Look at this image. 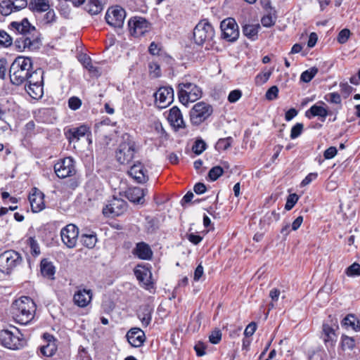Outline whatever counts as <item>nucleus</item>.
<instances>
[{"label": "nucleus", "mask_w": 360, "mask_h": 360, "mask_svg": "<svg viewBox=\"0 0 360 360\" xmlns=\"http://www.w3.org/2000/svg\"><path fill=\"white\" fill-rule=\"evenodd\" d=\"M9 26L20 34L14 42L18 51H23L25 49L33 51L39 48V32L27 18L22 19L21 22L13 21Z\"/></svg>", "instance_id": "obj_1"}, {"label": "nucleus", "mask_w": 360, "mask_h": 360, "mask_svg": "<svg viewBox=\"0 0 360 360\" xmlns=\"http://www.w3.org/2000/svg\"><path fill=\"white\" fill-rule=\"evenodd\" d=\"M36 306L29 297H21L15 300L11 306L14 320L22 325L29 323L34 318Z\"/></svg>", "instance_id": "obj_2"}, {"label": "nucleus", "mask_w": 360, "mask_h": 360, "mask_svg": "<svg viewBox=\"0 0 360 360\" xmlns=\"http://www.w3.org/2000/svg\"><path fill=\"white\" fill-rule=\"evenodd\" d=\"M33 69L30 58L18 56L12 63L10 68V79L14 85H21L27 79V77Z\"/></svg>", "instance_id": "obj_3"}, {"label": "nucleus", "mask_w": 360, "mask_h": 360, "mask_svg": "<svg viewBox=\"0 0 360 360\" xmlns=\"http://www.w3.org/2000/svg\"><path fill=\"white\" fill-rule=\"evenodd\" d=\"M338 328V319L329 315L322 325L321 339L323 340L326 348H333L337 342L338 335L336 330Z\"/></svg>", "instance_id": "obj_4"}, {"label": "nucleus", "mask_w": 360, "mask_h": 360, "mask_svg": "<svg viewBox=\"0 0 360 360\" xmlns=\"http://www.w3.org/2000/svg\"><path fill=\"white\" fill-rule=\"evenodd\" d=\"M214 34L212 25L207 20H202L195 25L193 30L195 43L200 46L208 44L212 41Z\"/></svg>", "instance_id": "obj_5"}, {"label": "nucleus", "mask_w": 360, "mask_h": 360, "mask_svg": "<svg viewBox=\"0 0 360 360\" xmlns=\"http://www.w3.org/2000/svg\"><path fill=\"white\" fill-rule=\"evenodd\" d=\"M201 89L196 84L187 82L179 84L178 96L179 101L186 105L189 102H195L201 98Z\"/></svg>", "instance_id": "obj_6"}, {"label": "nucleus", "mask_w": 360, "mask_h": 360, "mask_svg": "<svg viewBox=\"0 0 360 360\" xmlns=\"http://www.w3.org/2000/svg\"><path fill=\"white\" fill-rule=\"evenodd\" d=\"M22 262V258L19 252L13 250H6L0 255V271L10 274Z\"/></svg>", "instance_id": "obj_7"}, {"label": "nucleus", "mask_w": 360, "mask_h": 360, "mask_svg": "<svg viewBox=\"0 0 360 360\" xmlns=\"http://www.w3.org/2000/svg\"><path fill=\"white\" fill-rule=\"evenodd\" d=\"M213 112L212 106L204 101L195 103L190 110V120L192 124L198 126L205 122Z\"/></svg>", "instance_id": "obj_8"}, {"label": "nucleus", "mask_w": 360, "mask_h": 360, "mask_svg": "<svg viewBox=\"0 0 360 360\" xmlns=\"http://www.w3.org/2000/svg\"><path fill=\"white\" fill-rule=\"evenodd\" d=\"M54 171L58 177L65 179L75 174V162L71 157L59 160L54 165Z\"/></svg>", "instance_id": "obj_9"}, {"label": "nucleus", "mask_w": 360, "mask_h": 360, "mask_svg": "<svg viewBox=\"0 0 360 360\" xmlns=\"http://www.w3.org/2000/svg\"><path fill=\"white\" fill-rule=\"evenodd\" d=\"M25 343V341L22 338L15 335L9 330L0 331V344L4 347L16 350L22 348Z\"/></svg>", "instance_id": "obj_10"}, {"label": "nucleus", "mask_w": 360, "mask_h": 360, "mask_svg": "<svg viewBox=\"0 0 360 360\" xmlns=\"http://www.w3.org/2000/svg\"><path fill=\"white\" fill-rule=\"evenodd\" d=\"M126 12L124 8L115 6L108 8L105 14V20L108 25L114 27H122L124 25Z\"/></svg>", "instance_id": "obj_11"}, {"label": "nucleus", "mask_w": 360, "mask_h": 360, "mask_svg": "<svg viewBox=\"0 0 360 360\" xmlns=\"http://www.w3.org/2000/svg\"><path fill=\"white\" fill-rule=\"evenodd\" d=\"M220 27L224 39L234 41L238 38V26L233 18H229L222 20Z\"/></svg>", "instance_id": "obj_12"}, {"label": "nucleus", "mask_w": 360, "mask_h": 360, "mask_svg": "<svg viewBox=\"0 0 360 360\" xmlns=\"http://www.w3.org/2000/svg\"><path fill=\"white\" fill-rule=\"evenodd\" d=\"M155 103L159 108H165L174 100V90L170 86L160 87L154 94Z\"/></svg>", "instance_id": "obj_13"}, {"label": "nucleus", "mask_w": 360, "mask_h": 360, "mask_svg": "<svg viewBox=\"0 0 360 360\" xmlns=\"http://www.w3.org/2000/svg\"><path fill=\"white\" fill-rule=\"evenodd\" d=\"M127 209V203L121 198H113L108 205L103 209V213L107 217H115L122 214Z\"/></svg>", "instance_id": "obj_14"}, {"label": "nucleus", "mask_w": 360, "mask_h": 360, "mask_svg": "<svg viewBox=\"0 0 360 360\" xmlns=\"http://www.w3.org/2000/svg\"><path fill=\"white\" fill-rule=\"evenodd\" d=\"M129 32L134 37L143 36L150 29V23L144 18L134 17L128 21Z\"/></svg>", "instance_id": "obj_15"}, {"label": "nucleus", "mask_w": 360, "mask_h": 360, "mask_svg": "<svg viewBox=\"0 0 360 360\" xmlns=\"http://www.w3.org/2000/svg\"><path fill=\"white\" fill-rule=\"evenodd\" d=\"M79 236L78 228L70 224L60 231V237L63 243L69 248L75 247Z\"/></svg>", "instance_id": "obj_16"}, {"label": "nucleus", "mask_w": 360, "mask_h": 360, "mask_svg": "<svg viewBox=\"0 0 360 360\" xmlns=\"http://www.w3.org/2000/svg\"><path fill=\"white\" fill-rule=\"evenodd\" d=\"M134 146L131 141L121 143L116 151V158L120 164H129L134 156Z\"/></svg>", "instance_id": "obj_17"}, {"label": "nucleus", "mask_w": 360, "mask_h": 360, "mask_svg": "<svg viewBox=\"0 0 360 360\" xmlns=\"http://www.w3.org/2000/svg\"><path fill=\"white\" fill-rule=\"evenodd\" d=\"M134 274L140 283H141L146 289L153 287L152 273L148 266L139 264L134 269Z\"/></svg>", "instance_id": "obj_18"}, {"label": "nucleus", "mask_w": 360, "mask_h": 360, "mask_svg": "<svg viewBox=\"0 0 360 360\" xmlns=\"http://www.w3.org/2000/svg\"><path fill=\"white\" fill-rule=\"evenodd\" d=\"M326 103L323 101L313 105L305 112V116L308 119L319 117L321 122H324L326 117L331 114V112L326 107H324Z\"/></svg>", "instance_id": "obj_19"}, {"label": "nucleus", "mask_w": 360, "mask_h": 360, "mask_svg": "<svg viewBox=\"0 0 360 360\" xmlns=\"http://www.w3.org/2000/svg\"><path fill=\"white\" fill-rule=\"evenodd\" d=\"M44 193L36 188L32 189L29 195V201L33 212L37 213L45 208Z\"/></svg>", "instance_id": "obj_20"}, {"label": "nucleus", "mask_w": 360, "mask_h": 360, "mask_svg": "<svg viewBox=\"0 0 360 360\" xmlns=\"http://www.w3.org/2000/svg\"><path fill=\"white\" fill-rule=\"evenodd\" d=\"M91 134L89 127L85 124L72 127L65 131V135L70 143L77 142L82 137Z\"/></svg>", "instance_id": "obj_21"}, {"label": "nucleus", "mask_w": 360, "mask_h": 360, "mask_svg": "<svg viewBox=\"0 0 360 360\" xmlns=\"http://www.w3.org/2000/svg\"><path fill=\"white\" fill-rule=\"evenodd\" d=\"M44 343L39 347V354L43 356L51 357L57 350L56 340L52 335L44 333Z\"/></svg>", "instance_id": "obj_22"}, {"label": "nucleus", "mask_w": 360, "mask_h": 360, "mask_svg": "<svg viewBox=\"0 0 360 360\" xmlns=\"http://www.w3.org/2000/svg\"><path fill=\"white\" fill-rule=\"evenodd\" d=\"M129 343L134 347H139L143 345L146 340L144 332L139 328H133L127 334Z\"/></svg>", "instance_id": "obj_23"}, {"label": "nucleus", "mask_w": 360, "mask_h": 360, "mask_svg": "<svg viewBox=\"0 0 360 360\" xmlns=\"http://www.w3.org/2000/svg\"><path fill=\"white\" fill-rule=\"evenodd\" d=\"M148 193L147 189L140 187H132L126 191L127 198L133 203L143 205L145 202L144 197Z\"/></svg>", "instance_id": "obj_24"}, {"label": "nucleus", "mask_w": 360, "mask_h": 360, "mask_svg": "<svg viewBox=\"0 0 360 360\" xmlns=\"http://www.w3.org/2000/svg\"><path fill=\"white\" fill-rule=\"evenodd\" d=\"M167 120L172 127L179 129L185 127V123L180 110L174 106L169 110Z\"/></svg>", "instance_id": "obj_25"}, {"label": "nucleus", "mask_w": 360, "mask_h": 360, "mask_svg": "<svg viewBox=\"0 0 360 360\" xmlns=\"http://www.w3.org/2000/svg\"><path fill=\"white\" fill-rule=\"evenodd\" d=\"M146 172V170H145L143 165L140 162L132 165L128 171L129 176L139 184H144L148 180V176Z\"/></svg>", "instance_id": "obj_26"}, {"label": "nucleus", "mask_w": 360, "mask_h": 360, "mask_svg": "<svg viewBox=\"0 0 360 360\" xmlns=\"http://www.w3.org/2000/svg\"><path fill=\"white\" fill-rule=\"evenodd\" d=\"M92 292L91 290L79 289L75 292L73 301L79 307H86L91 301Z\"/></svg>", "instance_id": "obj_27"}, {"label": "nucleus", "mask_w": 360, "mask_h": 360, "mask_svg": "<svg viewBox=\"0 0 360 360\" xmlns=\"http://www.w3.org/2000/svg\"><path fill=\"white\" fill-rule=\"evenodd\" d=\"M153 311L154 307L150 304H143L139 307L137 316L141 321L143 327H147L150 325Z\"/></svg>", "instance_id": "obj_28"}, {"label": "nucleus", "mask_w": 360, "mask_h": 360, "mask_svg": "<svg viewBox=\"0 0 360 360\" xmlns=\"http://www.w3.org/2000/svg\"><path fill=\"white\" fill-rule=\"evenodd\" d=\"M132 253L139 259L143 260H150L153 257V251L150 247L145 242L136 243Z\"/></svg>", "instance_id": "obj_29"}, {"label": "nucleus", "mask_w": 360, "mask_h": 360, "mask_svg": "<svg viewBox=\"0 0 360 360\" xmlns=\"http://www.w3.org/2000/svg\"><path fill=\"white\" fill-rule=\"evenodd\" d=\"M36 120L44 123H51L54 117V111L52 108H41L35 112Z\"/></svg>", "instance_id": "obj_30"}, {"label": "nucleus", "mask_w": 360, "mask_h": 360, "mask_svg": "<svg viewBox=\"0 0 360 360\" xmlns=\"http://www.w3.org/2000/svg\"><path fill=\"white\" fill-rule=\"evenodd\" d=\"M40 271L44 277L49 279H54L56 273L55 266L53 263L47 259H43L40 263Z\"/></svg>", "instance_id": "obj_31"}, {"label": "nucleus", "mask_w": 360, "mask_h": 360, "mask_svg": "<svg viewBox=\"0 0 360 360\" xmlns=\"http://www.w3.org/2000/svg\"><path fill=\"white\" fill-rule=\"evenodd\" d=\"M43 84H27L25 86V90L30 97L34 99H38L41 98L44 94Z\"/></svg>", "instance_id": "obj_32"}, {"label": "nucleus", "mask_w": 360, "mask_h": 360, "mask_svg": "<svg viewBox=\"0 0 360 360\" xmlns=\"http://www.w3.org/2000/svg\"><path fill=\"white\" fill-rule=\"evenodd\" d=\"M29 8L33 11L41 13L47 11L50 5L48 0H31Z\"/></svg>", "instance_id": "obj_33"}, {"label": "nucleus", "mask_w": 360, "mask_h": 360, "mask_svg": "<svg viewBox=\"0 0 360 360\" xmlns=\"http://www.w3.org/2000/svg\"><path fill=\"white\" fill-rule=\"evenodd\" d=\"M44 72L41 69L33 70V69L31 70L28 75V78L26 80V82L28 83V84H44V77H43Z\"/></svg>", "instance_id": "obj_34"}, {"label": "nucleus", "mask_w": 360, "mask_h": 360, "mask_svg": "<svg viewBox=\"0 0 360 360\" xmlns=\"http://www.w3.org/2000/svg\"><path fill=\"white\" fill-rule=\"evenodd\" d=\"M342 326L345 327H351L355 331L360 330V321L353 314H348L342 321Z\"/></svg>", "instance_id": "obj_35"}, {"label": "nucleus", "mask_w": 360, "mask_h": 360, "mask_svg": "<svg viewBox=\"0 0 360 360\" xmlns=\"http://www.w3.org/2000/svg\"><path fill=\"white\" fill-rule=\"evenodd\" d=\"M259 25H245L243 28V32L248 38L255 40L258 34Z\"/></svg>", "instance_id": "obj_36"}, {"label": "nucleus", "mask_w": 360, "mask_h": 360, "mask_svg": "<svg viewBox=\"0 0 360 360\" xmlns=\"http://www.w3.org/2000/svg\"><path fill=\"white\" fill-rule=\"evenodd\" d=\"M82 64L84 67L87 69L89 72L92 75V76L98 77L101 75V69L92 64L89 57L85 56Z\"/></svg>", "instance_id": "obj_37"}, {"label": "nucleus", "mask_w": 360, "mask_h": 360, "mask_svg": "<svg viewBox=\"0 0 360 360\" xmlns=\"http://www.w3.org/2000/svg\"><path fill=\"white\" fill-rule=\"evenodd\" d=\"M86 10L91 15H96L101 12L103 6L98 0H89L86 6Z\"/></svg>", "instance_id": "obj_38"}, {"label": "nucleus", "mask_w": 360, "mask_h": 360, "mask_svg": "<svg viewBox=\"0 0 360 360\" xmlns=\"http://www.w3.org/2000/svg\"><path fill=\"white\" fill-rule=\"evenodd\" d=\"M27 244L30 248V254L33 257H37L40 255L41 251L39 245L34 237L28 238V239L27 240Z\"/></svg>", "instance_id": "obj_39"}, {"label": "nucleus", "mask_w": 360, "mask_h": 360, "mask_svg": "<svg viewBox=\"0 0 360 360\" xmlns=\"http://www.w3.org/2000/svg\"><path fill=\"white\" fill-rule=\"evenodd\" d=\"M341 348L342 350H352L355 346V340L353 338L342 335L341 337Z\"/></svg>", "instance_id": "obj_40"}, {"label": "nucleus", "mask_w": 360, "mask_h": 360, "mask_svg": "<svg viewBox=\"0 0 360 360\" xmlns=\"http://www.w3.org/2000/svg\"><path fill=\"white\" fill-rule=\"evenodd\" d=\"M233 139L231 136L219 139L215 145V148L218 151L227 150L232 144Z\"/></svg>", "instance_id": "obj_41"}, {"label": "nucleus", "mask_w": 360, "mask_h": 360, "mask_svg": "<svg viewBox=\"0 0 360 360\" xmlns=\"http://www.w3.org/2000/svg\"><path fill=\"white\" fill-rule=\"evenodd\" d=\"M318 68L312 67L305 71H304L300 76V79L304 82H309L318 73Z\"/></svg>", "instance_id": "obj_42"}, {"label": "nucleus", "mask_w": 360, "mask_h": 360, "mask_svg": "<svg viewBox=\"0 0 360 360\" xmlns=\"http://www.w3.org/2000/svg\"><path fill=\"white\" fill-rule=\"evenodd\" d=\"M345 274L349 277L360 276V264L354 262L345 269Z\"/></svg>", "instance_id": "obj_43"}, {"label": "nucleus", "mask_w": 360, "mask_h": 360, "mask_svg": "<svg viewBox=\"0 0 360 360\" xmlns=\"http://www.w3.org/2000/svg\"><path fill=\"white\" fill-rule=\"evenodd\" d=\"M82 243H83L84 245L89 248H94L97 241L96 236L95 235H92V234L83 235L82 237Z\"/></svg>", "instance_id": "obj_44"}, {"label": "nucleus", "mask_w": 360, "mask_h": 360, "mask_svg": "<svg viewBox=\"0 0 360 360\" xmlns=\"http://www.w3.org/2000/svg\"><path fill=\"white\" fill-rule=\"evenodd\" d=\"M224 173V170L222 167L220 166L213 167L208 173L209 179L214 181H216L219 177H220Z\"/></svg>", "instance_id": "obj_45"}, {"label": "nucleus", "mask_w": 360, "mask_h": 360, "mask_svg": "<svg viewBox=\"0 0 360 360\" xmlns=\"http://www.w3.org/2000/svg\"><path fill=\"white\" fill-rule=\"evenodd\" d=\"M13 5V4H12L11 1L10 0L2 1V3L0 4L1 13L3 15L6 16L11 14L13 11H15Z\"/></svg>", "instance_id": "obj_46"}, {"label": "nucleus", "mask_w": 360, "mask_h": 360, "mask_svg": "<svg viewBox=\"0 0 360 360\" xmlns=\"http://www.w3.org/2000/svg\"><path fill=\"white\" fill-rule=\"evenodd\" d=\"M13 43L12 37L4 30H0V44L8 47Z\"/></svg>", "instance_id": "obj_47"}, {"label": "nucleus", "mask_w": 360, "mask_h": 360, "mask_svg": "<svg viewBox=\"0 0 360 360\" xmlns=\"http://www.w3.org/2000/svg\"><path fill=\"white\" fill-rule=\"evenodd\" d=\"M271 75V72L269 71L258 74L255 79V84L257 86L264 84L269 80Z\"/></svg>", "instance_id": "obj_48"}, {"label": "nucleus", "mask_w": 360, "mask_h": 360, "mask_svg": "<svg viewBox=\"0 0 360 360\" xmlns=\"http://www.w3.org/2000/svg\"><path fill=\"white\" fill-rule=\"evenodd\" d=\"M206 146L205 142L200 139L195 141L192 150L196 155H200L206 149Z\"/></svg>", "instance_id": "obj_49"}, {"label": "nucleus", "mask_w": 360, "mask_h": 360, "mask_svg": "<svg viewBox=\"0 0 360 360\" xmlns=\"http://www.w3.org/2000/svg\"><path fill=\"white\" fill-rule=\"evenodd\" d=\"M303 124L302 123H297L295 124L290 131V138L295 139L300 136L303 131Z\"/></svg>", "instance_id": "obj_50"}, {"label": "nucleus", "mask_w": 360, "mask_h": 360, "mask_svg": "<svg viewBox=\"0 0 360 360\" xmlns=\"http://www.w3.org/2000/svg\"><path fill=\"white\" fill-rule=\"evenodd\" d=\"M150 74L154 77H158L161 75V70L159 64L157 62L152 61L149 63Z\"/></svg>", "instance_id": "obj_51"}, {"label": "nucleus", "mask_w": 360, "mask_h": 360, "mask_svg": "<svg viewBox=\"0 0 360 360\" xmlns=\"http://www.w3.org/2000/svg\"><path fill=\"white\" fill-rule=\"evenodd\" d=\"M325 99L331 103L340 104L342 98L340 95L337 92L329 93L325 96Z\"/></svg>", "instance_id": "obj_52"}, {"label": "nucleus", "mask_w": 360, "mask_h": 360, "mask_svg": "<svg viewBox=\"0 0 360 360\" xmlns=\"http://www.w3.org/2000/svg\"><path fill=\"white\" fill-rule=\"evenodd\" d=\"M298 198V195L295 193L289 195L285 205V209L286 210H290L297 202Z\"/></svg>", "instance_id": "obj_53"}, {"label": "nucleus", "mask_w": 360, "mask_h": 360, "mask_svg": "<svg viewBox=\"0 0 360 360\" xmlns=\"http://www.w3.org/2000/svg\"><path fill=\"white\" fill-rule=\"evenodd\" d=\"M82 105V101L77 96H72L68 100V107L72 110H76Z\"/></svg>", "instance_id": "obj_54"}, {"label": "nucleus", "mask_w": 360, "mask_h": 360, "mask_svg": "<svg viewBox=\"0 0 360 360\" xmlns=\"http://www.w3.org/2000/svg\"><path fill=\"white\" fill-rule=\"evenodd\" d=\"M350 31L348 29L342 30L337 37V40L340 44H345L347 41L350 36Z\"/></svg>", "instance_id": "obj_55"}, {"label": "nucleus", "mask_w": 360, "mask_h": 360, "mask_svg": "<svg viewBox=\"0 0 360 360\" xmlns=\"http://www.w3.org/2000/svg\"><path fill=\"white\" fill-rule=\"evenodd\" d=\"M221 340V332L220 330H213L209 336V340L212 344H218Z\"/></svg>", "instance_id": "obj_56"}, {"label": "nucleus", "mask_w": 360, "mask_h": 360, "mask_svg": "<svg viewBox=\"0 0 360 360\" xmlns=\"http://www.w3.org/2000/svg\"><path fill=\"white\" fill-rule=\"evenodd\" d=\"M242 96V91L239 89L231 91L228 96L229 102L233 103L238 101Z\"/></svg>", "instance_id": "obj_57"}, {"label": "nucleus", "mask_w": 360, "mask_h": 360, "mask_svg": "<svg viewBox=\"0 0 360 360\" xmlns=\"http://www.w3.org/2000/svg\"><path fill=\"white\" fill-rule=\"evenodd\" d=\"M278 89L276 86H272L270 87L266 93V98L267 100L272 101L278 97Z\"/></svg>", "instance_id": "obj_58"}, {"label": "nucleus", "mask_w": 360, "mask_h": 360, "mask_svg": "<svg viewBox=\"0 0 360 360\" xmlns=\"http://www.w3.org/2000/svg\"><path fill=\"white\" fill-rule=\"evenodd\" d=\"M56 14L53 10H48L42 20L44 24H49L55 21Z\"/></svg>", "instance_id": "obj_59"}, {"label": "nucleus", "mask_w": 360, "mask_h": 360, "mask_svg": "<svg viewBox=\"0 0 360 360\" xmlns=\"http://www.w3.org/2000/svg\"><path fill=\"white\" fill-rule=\"evenodd\" d=\"M318 177L317 172H311L309 173L301 182L302 186H306L309 185L311 182L316 180Z\"/></svg>", "instance_id": "obj_60"}, {"label": "nucleus", "mask_w": 360, "mask_h": 360, "mask_svg": "<svg viewBox=\"0 0 360 360\" xmlns=\"http://www.w3.org/2000/svg\"><path fill=\"white\" fill-rule=\"evenodd\" d=\"M14 11H18L27 6V0H13L11 1Z\"/></svg>", "instance_id": "obj_61"}, {"label": "nucleus", "mask_w": 360, "mask_h": 360, "mask_svg": "<svg viewBox=\"0 0 360 360\" xmlns=\"http://www.w3.org/2000/svg\"><path fill=\"white\" fill-rule=\"evenodd\" d=\"M337 153L338 150L334 146H330L324 151V158L326 160L332 159L336 155Z\"/></svg>", "instance_id": "obj_62"}, {"label": "nucleus", "mask_w": 360, "mask_h": 360, "mask_svg": "<svg viewBox=\"0 0 360 360\" xmlns=\"http://www.w3.org/2000/svg\"><path fill=\"white\" fill-rule=\"evenodd\" d=\"M256 329H257L256 323L255 322H251L245 328V331H244V335L246 337H250L255 333V332L256 331Z\"/></svg>", "instance_id": "obj_63"}, {"label": "nucleus", "mask_w": 360, "mask_h": 360, "mask_svg": "<svg viewBox=\"0 0 360 360\" xmlns=\"http://www.w3.org/2000/svg\"><path fill=\"white\" fill-rule=\"evenodd\" d=\"M187 239L193 244L198 245L202 240V237L193 233L187 234Z\"/></svg>", "instance_id": "obj_64"}]
</instances>
